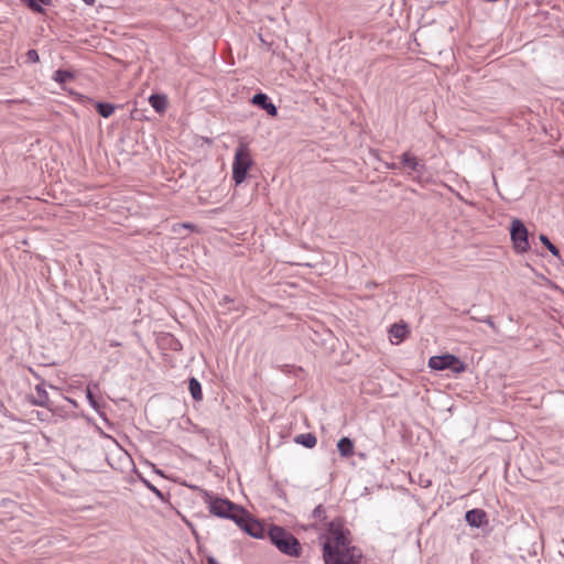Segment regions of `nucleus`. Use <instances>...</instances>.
<instances>
[{
    "label": "nucleus",
    "mask_w": 564,
    "mask_h": 564,
    "mask_svg": "<svg viewBox=\"0 0 564 564\" xmlns=\"http://www.w3.org/2000/svg\"><path fill=\"white\" fill-rule=\"evenodd\" d=\"M324 564H361L362 552L351 544V533L343 518L337 517L326 523V532L321 534Z\"/></svg>",
    "instance_id": "nucleus-1"
},
{
    "label": "nucleus",
    "mask_w": 564,
    "mask_h": 564,
    "mask_svg": "<svg viewBox=\"0 0 564 564\" xmlns=\"http://www.w3.org/2000/svg\"><path fill=\"white\" fill-rule=\"evenodd\" d=\"M270 542L283 554L291 557H300L302 546L300 541L283 527L271 524L268 530Z\"/></svg>",
    "instance_id": "nucleus-2"
},
{
    "label": "nucleus",
    "mask_w": 564,
    "mask_h": 564,
    "mask_svg": "<svg viewBox=\"0 0 564 564\" xmlns=\"http://www.w3.org/2000/svg\"><path fill=\"white\" fill-rule=\"evenodd\" d=\"M209 512L218 518L230 519L235 523L241 520L238 518L243 508L224 498H212L208 496Z\"/></svg>",
    "instance_id": "nucleus-3"
},
{
    "label": "nucleus",
    "mask_w": 564,
    "mask_h": 564,
    "mask_svg": "<svg viewBox=\"0 0 564 564\" xmlns=\"http://www.w3.org/2000/svg\"><path fill=\"white\" fill-rule=\"evenodd\" d=\"M251 164L252 160L247 145L240 144L236 149L232 163V180L237 185L241 184L246 180Z\"/></svg>",
    "instance_id": "nucleus-4"
},
{
    "label": "nucleus",
    "mask_w": 564,
    "mask_h": 564,
    "mask_svg": "<svg viewBox=\"0 0 564 564\" xmlns=\"http://www.w3.org/2000/svg\"><path fill=\"white\" fill-rule=\"evenodd\" d=\"M510 238L516 253L522 254L530 250L529 231L522 220L513 219L511 221Z\"/></svg>",
    "instance_id": "nucleus-5"
},
{
    "label": "nucleus",
    "mask_w": 564,
    "mask_h": 564,
    "mask_svg": "<svg viewBox=\"0 0 564 564\" xmlns=\"http://www.w3.org/2000/svg\"><path fill=\"white\" fill-rule=\"evenodd\" d=\"M429 367L433 370H452L455 373L464 372L466 365L456 356L444 354L440 356H432L429 360Z\"/></svg>",
    "instance_id": "nucleus-6"
},
{
    "label": "nucleus",
    "mask_w": 564,
    "mask_h": 564,
    "mask_svg": "<svg viewBox=\"0 0 564 564\" xmlns=\"http://www.w3.org/2000/svg\"><path fill=\"white\" fill-rule=\"evenodd\" d=\"M241 521L236 523L240 529H242L247 534L254 539L264 538V528L263 525L256 519L251 518L250 513L246 511V509L240 510V514L238 517Z\"/></svg>",
    "instance_id": "nucleus-7"
},
{
    "label": "nucleus",
    "mask_w": 564,
    "mask_h": 564,
    "mask_svg": "<svg viewBox=\"0 0 564 564\" xmlns=\"http://www.w3.org/2000/svg\"><path fill=\"white\" fill-rule=\"evenodd\" d=\"M399 160V165L392 164L390 169L403 167L419 176L423 175L426 170L425 163L409 151L402 153Z\"/></svg>",
    "instance_id": "nucleus-8"
},
{
    "label": "nucleus",
    "mask_w": 564,
    "mask_h": 564,
    "mask_svg": "<svg viewBox=\"0 0 564 564\" xmlns=\"http://www.w3.org/2000/svg\"><path fill=\"white\" fill-rule=\"evenodd\" d=\"M465 520L473 528H481L488 524V516L482 509H471L465 513Z\"/></svg>",
    "instance_id": "nucleus-9"
},
{
    "label": "nucleus",
    "mask_w": 564,
    "mask_h": 564,
    "mask_svg": "<svg viewBox=\"0 0 564 564\" xmlns=\"http://www.w3.org/2000/svg\"><path fill=\"white\" fill-rule=\"evenodd\" d=\"M251 102L254 106H258L261 109L265 110L269 116L275 117L278 115L276 106L270 100L268 95L264 93H257L256 95H253Z\"/></svg>",
    "instance_id": "nucleus-10"
},
{
    "label": "nucleus",
    "mask_w": 564,
    "mask_h": 564,
    "mask_svg": "<svg viewBox=\"0 0 564 564\" xmlns=\"http://www.w3.org/2000/svg\"><path fill=\"white\" fill-rule=\"evenodd\" d=\"M30 401L34 405L50 408V398L43 383L35 386L34 392L30 395Z\"/></svg>",
    "instance_id": "nucleus-11"
},
{
    "label": "nucleus",
    "mask_w": 564,
    "mask_h": 564,
    "mask_svg": "<svg viewBox=\"0 0 564 564\" xmlns=\"http://www.w3.org/2000/svg\"><path fill=\"white\" fill-rule=\"evenodd\" d=\"M389 334H390L391 341L393 344H399L403 339H405V337L409 334L408 325L395 323L390 327Z\"/></svg>",
    "instance_id": "nucleus-12"
},
{
    "label": "nucleus",
    "mask_w": 564,
    "mask_h": 564,
    "mask_svg": "<svg viewBox=\"0 0 564 564\" xmlns=\"http://www.w3.org/2000/svg\"><path fill=\"white\" fill-rule=\"evenodd\" d=\"M354 441L347 436L341 437L337 442V449L341 457L348 458L354 455Z\"/></svg>",
    "instance_id": "nucleus-13"
},
{
    "label": "nucleus",
    "mask_w": 564,
    "mask_h": 564,
    "mask_svg": "<svg viewBox=\"0 0 564 564\" xmlns=\"http://www.w3.org/2000/svg\"><path fill=\"white\" fill-rule=\"evenodd\" d=\"M149 102L158 113L164 112L167 108V97L163 94H152Z\"/></svg>",
    "instance_id": "nucleus-14"
},
{
    "label": "nucleus",
    "mask_w": 564,
    "mask_h": 564,
    "mask_svg": "<svg viewBox=\"0 0 564 564\" xmlns=\"http://www.w3.org/2000/svg\"><path fill=\"white\" fill-rule=\"evenodd\" d=\"M294 442L306 448H313L317 443V438L313 433H302L294 437Z\"/></svg>",
    "instance_id": "nucleus-15"
},
{
    "label": "nucleus",
    "mask_w": 564,
    "mask_h": 564,
    "mask_svg": "<svg viewBox=\"0 0 564 564\" xmlns=\"http://www.w3.org/2000/svg\"><path fill=\"white\" fill-rule=\"evenodd\" d=\"M188 390H189L192 398L195 401H200L203 399L202 384L196 378H194V377L189 378Z\"/></svg>",
    "instance_id": "nucleus-16"
},
{
    "label": "nucleus",
    "mask_w": 564,
    "mask_h": 564,
    "mask_svg": "<svg viewBox=\"0 0 564 564\" xmlns=\"http://www.w3.org/2000/svg\"><path fill=\"white\" fill-rule=\"evenodd\" d=\"M95 108L102 118H109L115 112V106L110 102L98 101Z\"/></svg>",
    "instance_id": "nucleus-17"
},
{
    "label": "nucleus",
    "mask_w": 564,
    "mask_h": 564,
    "mask_svg": "<svg viewBox=\"0 0 564 564\" xmlns=\"http://www.w3.org/2000/svg\"><path fill=\"white\" fill-rule=\"evenodd\" d=\"M74 78V75L72 72L66 69H57L54 72L53 79L58 84H66L70 79Z\"/></svg>",
    "instance_id": "nucleus-18"
},
{
    "label": "nucleus",
    "mask_w": 564,
    "mask_h": 564,
    "mask_svg": "<svg viewBox=\"0 0 564 564\" xmlns=\"http://www.w3.org/2000/svg\"><path fill=\"white\" fill-rule=\"evenodd\" d=\"M542 245L555 257H560L558 248L553 245L546 235L541 234L539 237Z\"/></svg>",
    "instance_id": "nucleus-19"
},
{
    "label": "nucleus",
    "mask_w": 564,
    "mask_h": 564,
    "mask_svg": "<svg viewBox=\"0 0 564 564\" xmlns=\"http://www.w3.org/2000/svg\"><path fill=\"white\" fill-rule=\"evenodd\" d=\"M143 485L152 491L161 501L166 502L167 501V495L161 491L159 488H156L154 485H152L149 480L142 478Z\"/></svg>",
    "instance_id": "nucleus-20"
},
{
    "label": "nucleus",
    "mask_w": 564,
    "mask_h": 564,
    "mask_svg": "<svg viewBox=\"0 0 564 564\" xmlns=\"http://www.w3.org/2000/svg\"><path fill=\"white\" fill-rule=\"evenodd\" d=\"M22 2L33 12L35 13H44L43 4L37 0H22Z\"/></svg>",
    "instance_id": "nucleus-21"
},
{
    "label": "nucleus",
    "mask_w": 564,
    "mask_h": 564,
    "mask_svg": "<svg viewBox=\"0 0 564 564\" xmlns=\"http://www.w3.org/2000/svg\"><path fill=\"white\" fill-rule=\"evenodd\" d=\"M312 518L325 521L327 518L325 507L323 505H318L317 507H315V509L312 512Z\"/></svg>",
    "instance_id": "nucleus-22"
},
{
    "label": "nucleus",
    "mask_w": 564,
    "mask_h": 564,
    "mask_svg": "<svg viewBox=\"0 0 564 564\" xmlns=\"http://www.w3.org/2000/svg\"><path fill=\"white\" fill-rule=\"evenodd\" d=\"M474 321L486 323L496 334L499 333V328L494 322L491 316H485V317H473Z\"/></svg>",
    "instance_id": "nucleus-23"
},
{
    "label": "nucleus",
    "mask_w": 564,
    "mask_h": 564,
    "mask_svg": "<svg viewBox=\"0 0 564 564\" xmlns=\"http://www.w3.org/2000/svg\"><path fill=\"white\" fill-rule=\"evenodd\" d=\"M86 398H87L90 406L94 408L95 410H98L99 404H98V401L95 399V397L93 394L90 386H88L87 389H86Z\"/></svg>",
    "instance_id": "nucleus-24"
},
{
    "label": "nucleus",
    "mask_w": 564,
    "mask_h": 564,
    "mask_svg": "<svg viewBox=\"0 0 564 564\" xmlns=\"http://www.w3.org/2000/svg\"><path fill=\"white\" fill-rule=\"evenodd\" d=\"M26 61L30 63H37L40 62V56L36 50L31 48L26 52Z\"/></svg>",
    "instance_id": "nucleus-25"
},
{
    "label": "nucleus",
    "mask_w": 564,
    "mask_h": 564,
    "mask_svg": "<svg viewBox=\"0 0 564 564\" xmlns=\"http://www.w3.org/2000/svg\"><path fill=\"white\" fill-rule=\"evenodd\" d=\"M229 303H234V300L229 295H225L219 302L220 306L227 305Z\"/></svg>",
    "instance_id": "nucleus-26"
},
{
    "label": "nucleus",
    "mask_w": 564,
    "mask_h": 564,
    "mask_svg": "<svg viewBox=\"0 0 564 564\" xmlns=\"http://www.w3.org/2000/svg\"><path fill=\"white\" fill-rule=\"evenodd\" d=\"M207 564H219L218 561L214 556L206 557Z\"/></svg>",
    "instance_id": "nucleus-27"
},
{
    "label": "nucleus",
    "mask_w": 564,
    "mask_h": 564,
    "mask_svg": "<svg viewBox=\"0 0 564 564\" xmlns=\"http://www.w3.org/2000/svg\"><path fill=\"white\" fill-rule=\"evenodd\" d=\"M40 3H42L43 6H50L51 4V0H37Z\"/></svg>",
    "instance_id": "nucleus-28"
},
{
    "label": "nucleus",
    "mask_w": 564,
    "mask_h": 564,
    "mask_svg": "<svg viewBox=\"0 0 564 564\" xmlns=\"http://www.w3.org/2000/svg\"><path fill=\"white\" fill-rule=\"evenodd\" d=\"M110 345H111L112 347H118V346H120V343H118V341H112Z\"/></svg>",
    "instance_id": "nucleus-29"
},
{
    "label": "nucleus",
    "mask_w": 564,
    "mask_h": 564,
    "mask_svg": "<svg viewBox=\"0 0 564 564\" xmlns=\"http://www.w3.org/2000/svg\"><path fill=\"white\" fill-rule=\"evenodd\" d=\"M85 3L87 4H93L95 2V0H83Z\"/></svg>",
    "instance_id": "nucleus-30"
},
{
    "label": "nucleus",
    "mask_w": 564,
    "mask_h": 564,
    "mask_svg": "<svg viewBox=\"0 0 564 564\" xmlns=\"http://www.w3.org/2000/svg\"><path fill=\"white\" fill-rule=\"evenodd\" d=\"M473 317H476V315H473V316H471V318H473ZM477 317H481V316H480V314H477Z\"/></svg>",
    "instance_id": "nucleus-31"
}]
</instances>
